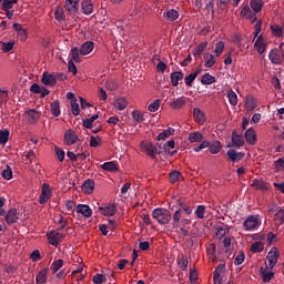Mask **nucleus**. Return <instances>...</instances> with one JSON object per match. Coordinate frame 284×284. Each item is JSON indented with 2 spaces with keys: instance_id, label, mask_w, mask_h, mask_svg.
<instances>
[{
  "instance_id": "nucleus-54",
  "label": "nucleus",
  "mask_w": 284,
  "mask_h": 284,
  "mask_svg": "<svg viewBox=\"0 0 284 284\" xmlns=\"http://www.w3.org/2000/svg\"><path fill=\"white\" fill-rule=\"evenodd\" d=\"M159 108H161V100L156 99L148 106V110L149 112H156Z\"/></svg>"
},
{
  "instance_id": "nucleus-2",
  "label": "nucleus",
  "mask_w": 284,
  "mask_h": 284,
  "mask_svg": "<svg viewBox=\"0 0 284 284\" xmlns=\"http://www.w3.org/2000/svg\"><path fill=\"white\" fill-rule=\"evenodd\" d=\"M278 248L274 247L272 248L267 256L266 260L268 261V264H266L267 270H274V267H276V263H278Z\"/></svg>"
},
{
  "instance_id": "nucleus-37",
  "label": "nucleus",
  "mask_w": 284,
  "mask_h": 284,
  "mask_svg": "<svg viewBox=\"0 0 284 284\" xmlns=\"http://www.w3.org/2000/svg\"><path fill=\"white\" fill-rule=\"evenodd\" d=\"M201 83L203 85H212V83H216V78L210 73H205L202 75Z\"/></svg>"
},
{
  "instance_id": "nucleus-6",
  "label": "nucleus",
  "mask_w": 284,
  "mask_h": 284,
  "mask_svg": "<svg viewBox=\"0 0 284 284\" xmlns=\"http://www.w3.org/2000/svg\"><path fill=\"white\" fill-rule=\"evenodd\" d=\"M283 58H284V52H282L278 49H274L270 52L268 54V59L272 63L274 64H278V63H283Z\"/></svg>"
},
{
  "instance_id": "nucleus-29",
  "label": "nucleus",
  "mask_w": 284,
  "mask_h": 284,
  "mask_svg": "<svg viewBox=\"0 0 284 284\" xmlns=\"http://www.w3.org/2000/svg\"><path fill=\"white\" fill-rule=\"evenodd\" d=\"M81 49L74 47L71 49L70 51V57H71V61H73L74 63H81Z\"/></svg>"
},
{
  "instance_id": "nucleus-50",
  "label": "nucleus",
  "mask_w": 284,
  "mask_h": 284,
  "mask_svg": "<svg viewBox=\"0 0 284 284\" xmlns=\"http://www.w3.org/2000/svg\"><path fill=\"white\" fill-rule=\"evenodd\" d=\"M183 216V210L178 209L174 214H173V219H172V225H179V223H181V217Z\"/></svg>"
},
{
  "instance_id": "nucleus-3",
  "label": "nucleus",
  "mask_w": 284,
  "mask_h": 284,
  "mask_svg": "<svg viewBox=\"0 0 284 284\" xmlns=\"http://www.w3.org/2000/svg\"><path fill=\"white\" fill-rule=\"evenodd\" d=\"M48 236V243L49 245H52L53 247H57L63 239H65V234L51 231L47 234Z\"/></svg>"
},
{
  "instance_id": "nucleus-30",
  "label": "nucleus",
  "mask_w": 284,
  "mask_h": 284,
  "mask_svg": "<svg viewBox=\"0 0 284 284\" xmlns=\"http://www.w3.org/2000/svg\"><path fill=\"white\" fill-rule=\"evenodd\" d=\"M255 48L258 52V54H263L265 52V40L263 39V36H260L255 41Z\"/></svg>"
},
{
  "instance_id": "nucleus-64",
  "label": "nucleus",
  "mask_w": 284,
  "mask_h": 284,
  "mask_svg": "<svg viewBox=\"0 0 284 284\" xmlns=\"http://www.w3.org/2000/svg\"><path fill=\"white\" fill-rule=\"evenodd\" d=\"M275 169L277 172H281V170H284V158H280L275 161Z\"/></svg>"
},
{
  "instance_id": "nucleus-18",
  "label": "nucleus",
  "mask_w": 284,
  "mask_h": 284,
  "mask_svg": "<svg viewBox=\"0 0 284 284\" xmlns=\"http://www.w3.org/2000/svg\"><path fill=\"white\" fill-rule=\"evenodd\" d=\"M78 214H82V216H85V219H90L92 216V209H90L87 204H79L77 206Z\"/></svg>"
},
{
  "instance_id": "nucleus-5",
  "label": "nucleus",
  "mask_w": 284,
  "mask_h": 284,
  "mask_svg": "<svg viewBox=\"0 0 284 284\" xmlns=\"http://www.w3.org/2000/svg\"><path fill=\"white\" fill-rule=\"evenodd\" d=\"M24 116L30 125H34V123L41 119V113L34 109H31L24 113Z\"/></svg>"
},
{
  "instance_id": "nucleus-42",
  "label": "nucleus",
  "mask_w": 284,
  "mask_h": 284,
  "mask_svg": "<svg viewBox=\"0 0 284 284\" xmlns=\"http://www.w3.org/2000/svg\"><path fill=\"white\" fill-rule=\"evenodd\" d=\"M263 250H265V245L263 244V242H254L251 245V252H253L254 254H258L263 252Z\"/></svg>"
},
{
  "instance_id": "nucleus-10",
  "label": "nucleus",
  "mask_w": 284,
  "mask_h": 284,
  "mask_svg": "<svg viewBox=\"0 0 284 284\" xmlns=\"http://www.w3.org/2000/svg\"><path fill=\"white\" fill-rule=\"evenodd\" d=\"M226 154L232 163H239V161H243V159H245L244 152H236L234 149L229 150Z\"/></svg>"
},
{
  "instance_id": "nucleus-19",
  "label": "nucleus",
  "mask_w": 284,
  "mask_h": 284,
  "mask_svg": "<svg viewBox=\"0 0 284 284\" xmlns=\"http://www.w3.org/2000/svg\"><path fill=\"white\" fill-rule=\"evenodd\" d=\"M232 144L234 148H243L245 145V140L243 135L236 134L235 131L232 132Z\"/></svg>"
},
{
  "instance_id": "nucleus-17",
  "label": "nucleus",
  "mask_w": 284,
  "mask_h": 284,
  "mask_svg": "<svg viewBox=\"0 0 284 284\" xmlns=\"http://www.w3.org/2000/svg\"><path fill=\"white\" fill-rule=\"evenodd\" d=\"M41 82L43 83V85H57V80H54V73L44 72L42 74Z\"/></svg>"
},
{
  "instance_id": "nucleus-62",
  "label": "nucleus",
  "mask_w": 284,
  "mask_h": 284,
  "mask_svg": "<svg viewBox=\"0 0 284 284\" xmlns=\"http://www.w3.org/2000/svg\"><path fill=\"white\" fill-rule=\"evenodd\" d=\"M247 110H255L256 109V102L254 101V98L248 97L245 102Z\"/></svg>"
},
{
  "instance_id": "nucleus-44",
  "label": "nucleus",
  "mask_w": 284,
  "mask_h": 284,
  "mask_svg": "<svg viewBox=\"0 0 284 284\" xmlns=\"http://www.w3.org/2000/svg\"><path fill=\"white\" fill-rule=\"evenodd\" d=\"M227 99L233 106L239 104V95H236V92H234L233 90H230L227 92Z\"/></svg>"
},
{
  "instance_id": "nucleus-36",
  "label": "nucleus",
  "mask_w": 284,
  "mask_h": 284,
  "mask_svg": "<svg viewBox=\"0 0 284 284\" xmlns=\"http://www.w3.org/2000/svg\"><path fill=\"white\" fill-rule=\"evenodd\" d=\"M193 118L196 121V123L205 122V113H203V111H201L200 109H193Z\"/></svg>"
},
{
  "instance_id": "nucleus-25",
  "label": "nucleus",
  "mask_w": 284,
  "mask_h": 284,
  "mask_svg": "<svg viewBox=\"0 0 284 284\" xmlns=\"http://www.w3.org/2000/svg\"><path fill=\"white\" fill-rule=\"evenodd\" d=\"M221 150H223V145H221V142L217 140L212 141L209 145V152L211 154H219V152H221Z\"/></svg>"
},
{
  "instance_id": "nucleus-8",
  "label": "nucleus",
  "mask_w": 284,
  "mask_h": 284,
  "mask_svg": "<svg viewBox=\"0 0 284 284\" xmlns=\"http://www.w3.org/2000/svg\"><path fill=\"white\" fill-rule=\"evenodd\" d=\"M78 141H79V136L77 135L74 130L69 129L64 133V144H67V145H74V143H77Z\"/></svg>"
},
{
  "instance_id": "nucleus-33",
  "label": "nucleus",
  "mask_w": 284,
  "mask_h": 284,
  "mask_svg": "<svg viewBox=\"0 0 284 284\" xmlns=\"http://www.w3.org/2000/svg\"><path fill=\"white\" fill-rule=\"evenodd\" d=\"M113 105L115 110L123 111L125 108H128V100L125 98H119L114 101Z\"/></svg>"
},
{
  "instance_id": "nucleus-51",
  "label": "nucleus",
  "mask_w": 284,
  "mask_h": 284,
  "mask_svg": "<svg viewBox=\"0 0 284 284\" xmlns=\"http://www.w3.org/2000/svg\"><path fill=\"white\" fill-rule=\"evenodd\" d=\"M245 40V36L241 34V33H235L233 36V43L235 45H237V48L243 47V41Z\"/></svg>"
},
{
  "instance_id": "nucleus-21",
  "label": "nucleus",
  "mask_w": 284,
  "mask_h": 284,
  "mask_svg": "<svg viewBox=\"0 0 284 284\" xmlns=\"http://www.w3.org/2000/svg\"><path fill=\"white\" fill-rule=\"evenodd\" d=\"M245 140L250 145H255L256 144V131L254 129H248L244 133Z\"/></svg>"
},
{
  "instance_id": "nucleus-22",
  "label": "nucleus",
  "mask_w": 284,
  "mask_h": 284,
  "mask_svg": "<svg viewBox=\"0 0 284 284\" xmlns=\"http://www.w3.org/2000/svg\"><path fill=\"white\" fill-rule=\"evenodd\" d=\"M163 17L168 21H176V19H179L180 14H179V11H176L174 9H169L163 12Z\"/></svg>"
},
{
  "instance_id": "nucleus-1",
  "label": "nucleus",
  "mask_w": 284,
  "mask_h": 284,
  "mask_svg": "<svg viewBox=\"0 0 284 284\" xmlns=\"http://www.w3.org/2000/svg\"><path fill=\"white\" fill-rule=\"evenodd\" d=\"M152 217L160 224V225H168L170 221H172V213L166 209H154L152 211Z\"/></svg>"
},
{
  "instance_id": "nucleus-46",
  "label": "nucleus",
  "mask_w": 284,
  "mask_h": 284,
  "mask_svg": "<svg viewBox=\"0 0 284 284\" xmlns=\"http://www.w3.org/2000/svg\"><path fill=\"white\" fill-rule=\"evenodd\" d=\"M274 219H275L276 225H283V223H284V209H280L275 213Z\"/></svg>"
},
{
  "instance_id": "nucleus-32",
  "label": "nucleus",
  "mask_w": 284,
  "mask_h": 284,
  "mask_svg": "<svg viewBox=\"0 0 284 284\" xmlns=\"http://www.w3.org/2000/svg\"><path fill=\"white\" fill-rule=\"evenodd\" d=\"M105 172H119V166L115 162H105L101 165Z\"/></svg>"
},
{
  "instance_id": "nucleus-40",
  "label": "nucleus",
  "mask_w": 284,
  "mask_h": 284,
  "mask_svg": "<svg viewBox=\"0 0 284 284\" xmlns=\"http://www.w3.org/2000/svg\"><path fill=\"white\" fill-rule=\"evenodd\" d=\"M207 49V42H202L200 43L195 50L193 51V57H201L203 54V52H205V50Z\"/></svg>"
},
{
  "instance_id": "nucleus-61",
  "label": "nucleus",
  "mask_w": 284,
  "mask_h": 284,
  "mask_svg": "<svg viewBox=\"0 0 284 284\" xmlns=\"http://www.w3.org/2000/svg\"><path fill=\"white\" fill-rule=\"evenodd\" d=\"M14 49V42H2L1 50L2 52H10Z\"/></svg>"
},
{
  "instance_id": "nucleus-39",
  "label": "nucleus",
  "mask_w": 284,
  "mask_h": 284,
  "mask_svg": "<svg viewBox=\"0 0 284 284\" xmlns=\"http://www.w3.org/2000/svg\"><path fill=\"white\" fill-rule=\"evenodd\" d=\"M97 119H99V114H94L91 118L83 120V128H85L87 130H92V124L94 123V121H97Z\"/></svg>"
},
{
  "instance_id": "nucleus-35",
  "label": "nucleus",
  "mask_w": 284,
  "mask_h": 284,
  "mask_svg": "<svg viewBox=\"0 0 284 284\" xmlns=\"http://www.w3.org/2000/svg\"><path fill=\"white\" fill-rule=\"evenodd\" d=\"M174 132H175L174 128H169L164 130L158 135V141H165V139H170V136H172Z\"/></svg>"
},
{
  "instance_id": "nucleus-16",
  "label": "nucleus",
  "mask_w": 284,
  "mask_h": 284,
  "mask_svg": "<svg viewBox=\"0 0 284 284\" xmlns=\"http://www.w3.org/2000/svg\"><path fill=\"white\" fill-rule=\"evenodd\" d=\"M64 8L72 14H77L79 12V0H65Z\"/></svg>"
},
{
  "instance_id": "nucleus-60",
  "label": "nucleus",
  "mask_w": 284,
  "mask_h": 284,
  "mask_svg": "<svg viewBox=\"0 0 284 284\" xmlns=\"http://www.w3.org/2000/svg\"><path fill=\"white\" fill-rule=\"evenodd\" d=\"M90 145H91V148H99V145H101V138L91 135L90 136Z\"/></svg>"
},
{
  "instance_id": "nucleus-43",
  "label": "nucleus",
  "mask_w": 284,
  "mask_h": 284,
  "mask_svg": "<svg viewBox=\"0 0 284 284\" xmlns=\"http://www.w3.org/2000/svg\"><path fill=\"white\" fill-rule=\"evenodd\" d=\"M132 116H133V121H135V123H143V121H145V115L143 114V112H141L139 110H134L132 112Z\"/></svg>"
},
{
  "instance_id": "nucleus-48",
  "label": "nucleus",
  "mask_w": 284,
  "mask_h": 284,
  "mask_svg": "<svg viewBox=\"0 0 284 284\" xmlns=\"http://www.w3.org/2000/svg\"><path fill=\"white\" fill-rule=\"evenodd\" d=\"M254 14V11L253 9L250 8V6H244L241 13H240V17H243L244 19H248L250 17H252Z\"/></svg>"
},
{
  "instance_id": "nucleus-34",
  "label": "nucleus",
  "mask_w": 284,
  "mask_h": 284,
  "mask_svg": "<svg viewBox=\"0 0 284 284\" xmlns=\"http://www.w3.org/2000/svg\"><path fill=\"white\" fill-rule=\"evenodd\" d=\"M250 6L253 12H261L263 10L264 2L263 0H251Z\"/></svg>"
},
{
  "instance_id": "nucleus-26",
  "label": "nucleus",
  "mask_w": 284,
  "mask_h": 284,
  "mask_svg": "<svg viewBox=\"0 0 284 284\" xmlns=\"http://www.w3.org/2000/svg\"><path fill=\"white\" fill-rule=\"evenodd\" d=\"M82 191L85 194H92L94 192V180H85L82 184Z\"/></svg>"
},
{
  "instance_id": "nucleus-55",
  "label": "nucleus",
  "mask_w": 284,
  "mask_h": 284,
  "mask_svg": "<svg viewBox=\"0 0 284 284\" xmlns=\"http://www.w3.org/2000/svg\"><path fill=\"white\" fill-rule=\"evenodd\" d=\"M189 263H190V261L185 256L181 257L178 261V265H179L180 270H182V272H185V270H187Z\"/></svg>"
},
{
  "instance_id": "nucleus-27",
  "label": "nucleus",
  "mask_w": 284,
  "mask_h": 284,
  "mask_svg": "<svg viewBox=\"0 0 284 284\" xmlns=\"http://www.w3.org/2000/svg\"><path fill=\"white\" fill-rule=\"evenodd\" d=\"M251 187L265 192L267 190V183H265L263 180H253Z\"/></svg>"
},
{
  "instance_id": "nucleus-56",
  "label": "nucleus",
  "mask_w": 284,
  "mask_h": 284,
  "mask_svg": "<svg viewBox=\"0 0 284 284\" xmlns=\"http://www.w3.org/2000/svg\"><path fill=\"white\" fill-rule=\"evenodd\" d=\"M210 141H207V140H202L201 141V143H200V145H195L194 148H193V151H195V152H201V150H205V148H210Z\"/></svg>"
},
{
  "instance_id": "nucleus-59",
  "label": "nucleus",
  "mask_w": 284,
  "mask_h": 284,
  "mask_svg": "<svg viewBox=\"0 0 284 284\" xmlns=\"http://www.w3.org/2000/svg\"><path fill=\"white\" fill-rule=\"evenodd\" d=\"M176 145V142L174 140H170L166 143L163 144V150L165 152V154H168V152H170V150H174Z\"/></svg>"
},
{
  "instance_id": "nucleus-23",
  "label": "nucleus",
  "mask_w": 284,
  "mask_h": 284,
  "mask_svg": "<svg viewBox=\"0 0 284 284\" xmlns=\"http://www.w3.org/2000/svg\"><path fill=\"white\" fill-rule=\"evenodd\" d=\"M203 59L205 68H212L216 63V57L210 52L204 53Z\"/></svg>"
},
{
  "instance_id": "nucleus-9",
  "label": "nucleus",
  "mask_w": 284,
  "mask_h": 284,
  "mask_svg": "<svg viewBox=\"0 0 284 284\" xmlns=\"http://www.w3.org/2000/svg\"><path fill=\"white\" fill-rule=\"evenodd\" d=\"M243 226L245 227L246 231H252L256 230L258 227V219L254 215H250L243 223Z\"/></svg>"
},
{
  "instance_id": "nucleus-41",
  "label": "nucleus",
  "mask_w": 284,
  "mask_h": 284,
  "mask_svg": "<svg viewBox=\"0 0 284 284\" xmlns=\"http://www.w3.org/2000/svg\"><path fill=\"white\" fill-rule=\"evenodd\" d=\"M50 106H51V114H53L54 116L61 115V106L59 104V100H55L54 102H52Z\"/></svg>"
},
{
  "instance_id": "nucleus-4",
  "label": "nucleus",
  "mask_w": 284,
  "mask_h": 284,
  "mask_svg": "<svg viewBox=\"0 0 284 284\" xmlns=\"http://www.w3.org/2000/svg\"><path fill=\"white\" fill-rule=\"evenodd\" d=\"M52 197V191L50 190V184L43 183L42 184V192L39 197L40 205H45L48 201Z\"/></svg>"
},
{
  "instance_id": "nucleus-28",
  "label": "nucleus",
  "mask_w": 284,
  "mask_h": 284,
  "mask_svg": "<svg viewBox=\"0 0 284 284\" xmlns=\"http://www.w3.org/2000/svg\"><path fill=\"white\" fill-rule=\"evenodd\" d=\"M190 143H201L203 141V133L195 131L189 134Z\"/></svg>"
},
{
  "instance_id": "nucleus-57",
  "label": "nucleus",
  "mask_w": 284,
  "mask_h": 284,
  "mask_svg": "<svg viewBox=\"0 0 284 284\" xmlns=\"http://www.w3.org/2000/svg\"><path fill=\"white\" fill-rule=\"evenodd\" d=\"M196 219H205V205H197L195 210Z\"/></svg>"
},
{
  "instance_id": "nucleus-45",
  "label": "nucleus",
  "mask_w": 284,
  "mask_h": 284,
  "mask_svg": "<svg viewBox=\"0 0 284 284\" xmlns=\"http://www.w3.org/2000/svg\"><path fill=\"white\" fill-rule=\"evenodd\" d=\"M271 31L274 37H283V27L280 24H271Z\"/></svg>"
},
{
  "instance_id": "nucleus-11",
  "label": "nucleus",
  "mask_w": 284,
  "mask_h": 284,
  "mask_svg": "<svg viewBox=\"0 0 284 284\" xmlns=\"http://www.w3.org/2000/svg\"><path fill=\"white\" fill-rule=\"evenodd\" d=\"M142 148L145 154H148L150 159H156V152H158L156 145H154L152 142H149V143H142Z\"/></svg>"
},
{
  "instance_id": "nucleus-52",
  "label": "nucleus",
  "mask_w": 284,
  "mask_h": 284,
  "mask_svg": "<svg viewBox=\"0 0 284 284\" xmlns=\"http://www.w3.org/2000/svg\"><path fill=\"white\" fill-rule=\"evenodd\" d=\"M71 112H72L73 116H79V114H81V109L79 108L78 100L71 101Z\"/></svg>"
},
{
  "instance_id": "nucleus-31",
  "label": "nucleus",
  "mask_w": 284,
  "mask_h": 284,
  "mask_svg": "<svg viewBox=\"0 0 284 284\" xmlns=\"http://www.w3.org/2000/svg\"><path fill=\"white\" fill-rule=\"evenodd\" d=\"M45 281H48V268L40 271L36 276L37 284H44Z\"/></svg>"
},
{
  "instance_id": "nucleus-7",
  "label": "nucleus",
  "mask_w": 284,
  "mask_h": 284,
  "mask_svg": "<svg viewBox=\"0 0 284 284\" xmlns=\"http://www.w3.org/2000/svg\"><path fill=\"white\" fill-rule=\"evenodd\" d=\"M30 92H32L33 94H40L41 99H45V97H48V94H50V90H48L45 87H41L37 83H33L30 87Z\"/></svg>"
},
{
  "instance_id": "nucleus-13",
  "label": "nucleus",
  "mask_w": 284,
  "mask_h": 284,
  "mask_svg": "<svg viewBox=\"0 0 284 284\" xmlns=\"http://www.w3.org/2000/svg\"><path fill=\"white\" fill-rule=\"evenodd\" d=\"M187 104V98L185 97H180L178 99H174L171 103H170V108H172V110H181L184 105Z\"/></svg>"
},
{
  "instance_id": "nucleus-12",
  "label": "nucleus",
  "mask_w": 284,
  "mask_h": 284,
  "mask_svg": "<svg viewBox=\"0 0 284 284\" xmlns=\"http://www.w3.org/2000/svg\"><path fill=\"white\" fill-rule=\"evenodd\" d=\"M6 223L8 225H12V223H17L19 221V213L17 209H10L7 214H4Z\"/></svg>"
},
{
  "instance_id": "nucleus-63",
  "label": "nucleus",
  "mask_w": 284,
  "mask_h": 284,
  "mask_svg": "<svg viewBox=\"0 0 284 284\" xmlns=\"http://www.w3.org/2000/svg\"><path fill=\"white\" fill-rule=\"evenodd\" d=\"M60 267H63V260H57L52 263L51 265V270L53 272V274H57V271L60 268Z\"/></svg>"
},
{
  "instance_id": "nucleus-14",
  "label": "nucleus",
  "mask_w": 284,
  "mask_h": 284,
  "mask_svg": "<svg viewBox=\"0 0 284 284\" xmlns=\"http://www.w3.org/2000/svg\"><path fill=\"white\" fill-rule=\"evenodd\" d=\"M99 212L103 214V216H114L116 214V206L114 204H109L106 206H100Z\"/></svg>"
},
{
  "instance_id": "nucleus-53",
  "label": "nucleus",
  "mask_w": 284,
  "mask_h": 284,
  "mask_svg": "<svg viewBox=\"0 0 284 284\" xmlns=\"http://www.w3.org/2000/svg\"><path fill=\"white\" fill-rule=\"evenodd\" d=\"M1 176L6 181H10V179H12V169L10 168V165H7L6 170H2Z\"/></svg>"
},
{
  "instance_id": "nucleus-24",
  "label": "nucleus",
  "mask_w": 284,
  "mask_h": 284,
  "mask_svg": "<svg viewBox=\"0 0 284 284\" xmlns=\"http://www.w3.org/2000/svg\"><path fill=\"white\" fill-rule=\"evenodd\" d=\"M170 79H171L172 85L176 88V85H179V82L183 81V72L182 71L172 72L170 75Z\"/></svg>"
},
{
  "instance_id": "nucleus-58",
  "label": "nucleus",
  "mask_w": 284,
  "mask_h": 284,
  "mask_svg": "<svg viewBox=\"0 0 284 284\" xmlns=\"http://www.w3.org/2000/svg\"><path fill=\"white\" fill-rule=\"evenodd\" d=\"M223 50H225V42L219 41L215 44V54H216V57H221V54H223Z\"/></svg>"
},
{
  "instance_id": "nucleus-38",
  "label": "nucleus",
  "mask_w": 284,
  "mask_h": 284,
  "mask_svg": "<svg viewBox=\"0 0 284 284\" xmlns=\"http://www.w3.org/2000/svg\"><path fill=\"white\" fill-rule=\"evenodd\" d=\"M82 12L83 14H92L93 12L92 1L90 0L82 1Z\"/></svg>"
},
{
  "instance_id": "nucleus-15",
  "label": "nucleus",
  "mask_w": 284,
  "mask_h": 284,
  "mask_svg": "<svg viewBox=\"0 0 284 284\" xmlns=\"http://www.w3.org/2000/svg\"><path fill=\"white\" fill-rule=\"evenodd\" d=\"M260 276L262 277L263 283H270V281L274 278V272L270 271L267 267H261Z\"/></svg>"
},
{
  "instance_id": "nucleus-20",
  "label": "nucleus",
  "mask_w": 284,
  "mask_h": 284,
  "mask_svg": "<svg viewBox=\"0 0 284 284\" xmlns=\"http://www.w3.org/2000/svg\"><path fill=\"white\" fill-rule=\"evenodd\" d=\"M92 50H94V42L92 41H87L84 42L81 48H80V54H82V57H85L88 54H90V52H92Z\"/></svg>"
},
{
  "instance_id": "nucleus-47",
  "label": "nucleus",
  "mask_w": 284,
  "mask_h": 284,
  "mask_svg": "<svg viewBox=\"0 0 284 284\" xmlns=\"http://www.w3.org/2000/svg\"><path fill=\"white\" fill-rule=\"evenodd\" d=\"M9 139H10V131H8L7 129L0 131V145H6Z\"/></svg>"
},
{
  "instance_id": "nucleus-49",
  "label": "nucleus",
  "mask_w": 284,
  "mask_h": 284,
  "mask_svg": "<svg viewBox=\"0 0 284 284\" xmlns=\"http://www.w3.org/2000/svg\"><path fill=\"white\" fill-rule=\"evenodd\" d=\"M176 205H178V207H180V210H183V212H185V214H192L191 206L183 203V201H181V199L176 200Z\"/></svg>"
}]
</instances>
